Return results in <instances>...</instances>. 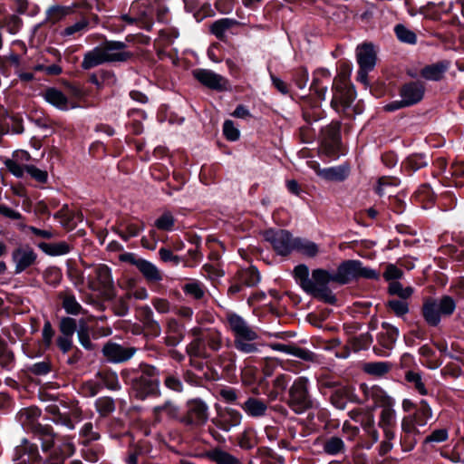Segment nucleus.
I'll return each mask as SVG.
<instances>
[{"label": "nucleus", "instance_id": "nucleus-5", "mask_svg": "<svg viewBox=\"0 0 464 464\" xmlns=\"http://www.w3.org/2000/svg\"><path fill=\"white\" fill-rule=\"evenodd\" d=\"M310 381L305 376L297 377L289 388L287 405L296 414H302L314 407L309 391Z\"/></svg>", "mask_w": 464, "mask_h": 464}, {"label": "nucleus", "instance_id": "nucleus-32", "mask_svg": "<svg viewBox=\"0 0 464 464\" xmlns=\"http://www.w3.org/2000/svg\"><path fill=\"white\" fill-rule=\"evenodd\" d=\"M103 63H106V60L101 46L98 45L84 53L81 66L83 70H90Z\"/></svg>", "mask_w": 464, "mask_h": 464}, {"label": "nucleus", "instance_id": "nucleus-53", "mask_svg": "<svg viewBox=\"0 0 464 464\" xmlns=\"http://www.w3.org/2000/svg\"><path fill=\"white\" fill-rule=\"evenodd\" d=\"M323 117L324 111L317 102L309 105H303V118L307 123L317 121Z\"/></svg>", "mask_w": 464, "mask_h": 464}, {"label": "nucleus", "instance_id": "nucleus-21", "mask_svg": "<svg viewBox=\"0 0 464 464\" xmlns=\"http://www.w3.org/2000/svg\"><path fill=\"white\" fill-rule=\"evenodd\" d=\"M359 424L361 425L364 435L369 440V442L365 445V448L369 450L380 439L373 412L370 410H366L362 419L360 420Z\"/></svg>", "mask_w": 464, "mask_h": 464}, {"label": "nucleus", "instance_id": "nucleus-55", "mask_svg": "<svg viewBox=\"0 0 464 464\" xmlns=\"http://www.w3.org/2000/svg\"><path fill=\"white\" fill-rule=\"evenodd\" d=\"M413 292L414 290L411 286L403 287V285L398 281L391 282L388 286L389 295H396L401 299L411 298Z\"/></svg>", "mask_w": 464, "mask_h": 464}, {"label": "nucleus", "instance_id": "nucleus-7", "mask_svg": "<svg viewBox=\"0 0 464 464\" xmlns=\"http://www.w3.org/2000/svg\"><path fill=\"white\" fill-rule=\"evenodd\" d=\"M208 420V406L201 399H191L186 404V412L179 419L185 426L198 428L207 423Z\"/></svg>", "mask_w": 464, "mask_h": 464}, {"label": "nucleus", "instance_id": "nucleus-57", "mask_svg": "<svg viewBox=\"0 0 464 464\" xmlns=\"http://www.w3.org/2000/svg\"><path fill=\"white\" fill-rule=\"evenodd\" d=\"M183 292L195 300H200L205 296V287L198 281L189 282L182 287Z\"/></svg>", "mask_w": 464, "mask_h": 464}, {"label": "nucleus", "instance_id": "nucleus-31", "mask_svg": "<svg viewBox=\"0 0 464 464\" xmlns=\"http://www.w3.org/2000/svg\"><path fill=\"white\" fill-rule=\"evenodd\" d=\"M310 282L313 285V289L307 290V294L313 293L320 287L328 286L330 282H334V274L322 268L314 269Z\"/></svg>", "mask_w": 464, "mask_h": 464}, {"label": "nucleus", "instance_id": "nucleus-38", "mask_svg": "<svg viewBox=\"0 0 464 464\" xmlns=\"http://www.w3.org/2000/svg\"><path fill=\"white\" fill-rule=\"evenodd\" d=\"M39 247L46 255L52 256L66 255L72 249V246L65 241L53 243H41L39 244Z\"/></svg>", "mask_w": 464, "mask_h": 464}, {"label": "nucleus", "instance_id": "nucleus-33", "mask_svg": "<svg viewBox=\"0 0 464 464\" xmlns=\"http://www.w3.org/2000/svg\"><path fill=\"white\" fill-rule=\"evenodd\" d=\"M234 336L246 337L248 341H256L258 334L242 317L234 314Z\"/></svg>", "mask_w": 464, "mask_h": 464}, {"label": "nucleus", "instance_id": "nucleus-61", "mask_svg": "<svg viewBox=\"0 0 464 464\" xmlns=\"http://www.w3.org/2000/svg\"><path fill=\"white\" fill-rule=\"evenodd\" d=\"M144 228L145 225L143 222H140V224L129 222L124 225V229L119 232V236L124 241H127L130 237H137Z\"/></svg>", "mask_w": 464, "mask_h": 464}, {"label": "nucleus", "instance_id": "nucleus-46", "mask_svg": "<svg viewBox=\"0 0 464 464\" xmlns=\"http://www.w3.org/2000/svg\"><path fill=\"white\" fill-rule=\"evenodd\" d=\"M392 369V363L389 362H367L363 366V371L367 374L382 377L387 374Z\"/></svg>", "mask_w": 464, "mask_h": 464}, {"label": "nucleus", "instance_id": "nucleus-28", "mask_svg": "<svg viewBox=\"0 0 464 464\" xmlns=\"http://www.w3.org/2000/svg\"><path fill=\"white\" fill-rule=\"evenodd\" d=\"M60 299L62 300V307L67 314L74 316L82 314L84 315L83 317L90 315L73 294H60Z\"/></svg>", "mask_w": 464, "mask_h": 464}, {"label": "nucleus", "instance_id": "nucleus-14", "mask_svg": "<svg viewBox=\"0 0 464 464\" xmlns=\"http://www.w3.org/2000/svg\"><path fill=\"white\" fill-rule=\"evenodd\" d=\"M93 271L95 274L93 289L102 292L105 297L111 298L114 295V281L111 269L104 264H99L93 267Z\"/></svg>", "mask_w": 464, "mask_h": 464}, {"label": "nucleus", "instance_id": "nucleus-6", "mask_svg": "<svg viewBox=\"0 0 464 464\" xmlns=\"http://www.w3.org/2000/svg\"><path fill=\"white\" fill-rule=\"evenodd\" d=\"M365 278L379 280L380 273L372 268L363 266L360 260H345L342 262L336 273H334V283L346 285L353 279Z\"/></svg>", "mask_w": 464, "mask_h": 464}, {"label": "nucleus", "instance_id": "nucleus-51", "mask_svg": "<svg viewBox=\"0 0 464 464\" xmlns=\"http://www.w3.org/2000/svg\"><path fill=\"white\" fill-rule=\"evenodd\" d=\"M237 276L238 280L247 286H254L260 281L259 273L254 266L238 271Z\"/></svg>", "mask_w": 464, "mask_h": 464}, {"label": "nucleus", "instance_id": "nucleus-23", "mask_svg": "<svg viewBox=\"0 0 464 464\" xmlns=\"http://www.w3.org/2000/svg\"><path fill=\"white\" fill-rule=\"evenodd\" d=\"M357 62L361 68L372 70L376 63V53L372 44H363L357 48Z\"/></svg>", "mask_w": 464, "mask_h": 464}, {"label": "nucleus", "instance_id": "nucleus-60", "mask_svg": "<svg viewBox=\"0 0 464 464\" xmlns=\"http://www.w3.org/2000/svg\"><path fill=\"white\" fill-rule=\"evenodd\" d=\"M234 347L244 353H253L257 351L256 341H248L243 336H235Z\"/></svg>", "mask_w": 464, "mask_h": 464}, {"label": "nucleus", "instance_id": "nucleus-22", "mask_svg": "<svg viewBox=\"0 0 464 464\" xmlns=\"http://www.w3.org/2000/svg\"><path fill=\"white\" fill-rule=\"evenodd\" d=\"M378 427L382 430L383 435L392 436L395 434L397 426V413L395 409L381 411L378 416Z\"/></svg>", "mask_w": 464, "mask_h": 464}, {"label": "nucleus", "instance_id": "nucleus-41", "mask_svg": "<svg viewBox=\"0 0 464 464\" xmlns=\"http://www.w3.org/2000/svg\"><path fill=\"white\" fill-rule=\"evenodd\" d=\"M215 423L220 430L228 432L232 428V411L228 406L218 405V415Z\"/></svg>", "mask_w": 464, "mask_h": 464}, {"label": "nucleus", "instance_id": "nucleus-1", "mask_svg": "<svg viewBox=\"0 0 464 464\" xmlns=\"http://www.w3.org/2000/svg\"><path fill=\"white\" fill-rule=\"evenodd\" d=\"M134 396L139 400L160 395V371L152 365H140L129 381Z\"/></svg>", "mask_w": 464, "mask_h": 464}, {"label": "nucleus", "instance_id": "nucleus-54", "mask_svg": "<svg viewBox=\"0 0 464 464\" xmlns=\"http://www.w3.org/2000/svg\"><path fill=\"white\" fill-rule=\"evenodd\" d=\"M405 380L411 383L415 391H417L420 395L428 394V390L420 372L408 371L405 373Z\"/></svg>", "mask_w": 464, "mask_h": 464}, {"label": "nucleus", "instance_id": "nucleus-10", "mask_svg": "<svg viewBox=\"0 0 464 464\" xmlns=\"http://www.w3.org/2000/svg\"><path fill=\"white\" fill-rule=\"evenodd\" d=\"M77 327L76 319L71 316H63L59 321L60 335L56 338L55 343L59 350L67 353L73 346L72 337Z\"/></svg>", "mask_w": 464, "mask_h": 464}, {"label": "nucleus", "instance_id": "nucleus-49", "mask_svg": "<svg viewBox=\"0 0 464 464\" xmlns=\"http://www.w3.org/2000/svg\"><path fill=\"white\" fill-rule=\"evenodd\" d=\"M73 452V444L66 442L63 445L62 453H57L54 450L46 459L42 460V464H63L64 459Z\"/></svg>", "mask_w": 464, "mask_h": 464}, {"label": "nucleus", "instance_id": "nucleus-34", "mask_svg": "<svg viewBox=\"0 0 464 464\" xmlns=\"http://www.w3.org/2000/svg\"><path fill=\"white\" fill-rule=\"evenodd\" d=\"M0 132L2 134L14 133L21 134L24 132V125L22 119L15 116L4 115L0 119Z\"/></svg>", "mask_w": 464, "mask_h": 464}, {"label": "nucleus", "instance_id": "nucleus-18", "mask_svg": "<svg viewBox=\"0 0 464 464\" xmlns=\"http://www.w3.org/2000/svg\"><path fill=\"white\" fill-rule=\"evenodd\" d=\"M192 73L195 79L209 89L219 92L227 89V81L210 70L196 69Z\"/></svg>", "mask_w": 464, "mask_h": 464}, {"label": "nucleus", "instance_id": "nucleus-44", "mask_svg": "<svg viewBox=\"0 0 464 464\" xmlns=\"http://www.w3.org/2000/svg\"><path fill=\"white\" fill-rule=\"evenodd\" d=\"M323 450L324 453L335 456L345 451V444L341 438L332 436L324 441Z\"/></svg>", "mask_w": 464, "mask_h": 464}, {"label": "nucleus", "instance_id": "nucleus-12", "mask_svg": "<svg viewBox=\"0 0 464 464\" xmlns=\"http://www.w3.org/2000/svg\"><path fill=\"white\" fill-rule=\"evenodd\" d=\"M106 63H124L132 57L127 51V44L121 41H105L100 44Z\"/></svg>", "mask_w": 464, "mask_h": 464}, {"label": "nucleus", "instance_id": "nucleus-59", "mask_svg": "<svg viewBox=\"0 0 464 464\" xmlns=\"http://www.w3.org/2000/svg\"><path fill=\"white\" fill-rule=\"evenodd\" d=\"M70 13V8L61 5H53L47 10L46 20L54 24L63 20Z\"/></svg>", "mask_w": 464, "mask_h": 464}, {"label": "nucleus", "instance_id": "nucleus-11", "mask_svg": "<svg viewBox=\"0 0 464 464\" xmlns=\"http://www.w3.org/2000/svg\"><path fill=\"white\" fill-rule=\"evenodd\" d=\"M341 147V126L335 121L322 130V148L328 156H335Z\"/></svg>", "mask_w": 464, "mask_h": 464}, {"label": "nucleus", "instance_id": "nucleus-29", "mask_svg": "<svg viewBox=\"0 0 464 464\" xmlns=\"http://www.w3.org/2000/svg\"><path fill=\"white\" fill-rule=\"evenodd\" d=\"M331 73L326 69H319L314 74L310 90L313 91L320 100L324 101L325 99L328 89L327 85L324 84L323 80L325 79L329 81Z\"/></svg>", "mask_w": 464, "mask_h": 464}, {"label": "nucleus", "instance_id": "nucleus-47", "mask_svg": "<svg viewBox=\"0 0 464 464\" xmlns=\"http://www.w3.org/2000/svg\"><path fill=\"white\" fill-rule=\"evenodd\" d=\"M386 307L397 317H403L410 312V304L408 299H390L386 303Z\"/></svg>", "mask_w": 464, "mask_h": 464}, {"label": "nucleus", "instance_id": "nucleus-58", "mask_svg": "<svg viewBox=\"0 0 464 464\" xmlns=\"http://www.w3.org/2000/svg\"><path fill=\"white\" fill-rule=\"evenodd\" d=\"M187 353L189 358L206 357V345L202 338L197 337L187 346Z\"/></svg>", "mask_w": 464, "mask_h": 464}, {"label": "nucleus", "instance_id": "nucleus-42", "mask_svg": "<svg viewBox=\"0 0 464 464\" xmlns=\"http://www.w3.org/2000/svg\"><path fill=\"white\" fill-rule=\"evenodd\" d=\"M294 276L301 288L307 293V290L313 289V285L309 278V269L306 265L300 264L294 269Z\"/></svg>", "mask_w": 464, "mask_h": 464}, {"label": "nucleus", "instance_id": "nucleus-25", "mask_svg": "<svg viewBox=\"0 0 464 464\" xmlns=\"http://www.w3.org/2000/svg\"><path fill=\"white\" fill-rule=\"evenodd\" d=\"M93 319V315H87L86 317H81L78 320L76 319L77 327L75 333L77 334L79 343L86 350H92L93 348L90 338L89 327V323H91Z\"/></svg>", "mask_w": 464, "mask_h": 464}, {"label": "nucleus", "instance_id": "nucleus-40", "mask_svg": "<svg viewBox=\"0 0 464 464\" xmlns=\"http://www.w3.org/2000/svg\"><path fill=\"white\" fill-rule=\"evenodd\" d=\"M427 165L428 160L426 155L422 153L411 154L402 162L403 169L409 173L415 172Z\"/></svg>", "mask_w": 464, "mask_h": 464}, {"label": "nucleus", "instance_id": "nucleus-27", "mask_svg": "<svg viewBox=\"0 0 464 464\" xmlns=\"http://www.w3.org/2000/svg\"><path fill=\"white\" fill-rule=\"evenodd\" d=\"M140 3H133L130 6V13L136 14V16H132L130 14H122L121 19L126 22L128 24H132L138 22L144 21L145 25L144 28L150 31L152 27V24L150 21H146V18L150 14V8L145 7L142 11L140 12Z\"/></svg>", "mask_w": 464, "mask_h": 464}, {"label": "nucleus", "instance_id": "nucleus-26", "mask_svg": "<svg viewBox=\"0 0 464 464\" xmlns=\"http://www.w3.org/2000/svg\"><path fill=\"white\" fill-rule=\"evenodd\" d=\"M44 100L62 111H67L70 108H75L73 104H70L68 98L63 92L56 88H48L44 93Z\"/></svg>", "mask_w": 464, "mask_h": 464}, {"label": "nucleus", "instance_id": "nucleus-37", "mask_svg": "<svg viewBox=\"0 0 464 464\" xmlns=\"http://www.w3.org/2000/svg\"><path fill=\"white\" fill-rule=\"evenodd\" d=\"M410 416L420 427H423L432 418V410L427 401L421 400L414 413Z\"/></svg>", "mask_w": 464, "mask_h": 464}, {"label": "nucleus", "instance_id": "nucleus-3", "mask_svg": "<svg viewBox=\"0 0 464 464\" xmlns=\"http://www.w3.org/2000/svg\"><path fill=\"white\" fill-rule=\"evenodd\" d=\"M41 415L37 407L22 409L18 413V420L24 429L31 430L34 435L41 441L44 451L49 450L54 443V433L50 425H43L36 420Z\"/></svg>", "mask_w": 464, "mask_h": 464}, {"label": "nucleus", "instance_id": "nucleus-39", "mask_svg": "<svg viewBox=\"0 0 464 464\" xmlns=\"http://www.w3.org/2000/svg\"><path fill=\"white\" fill-rule=\"evenodd\" d=\"M242 409L251 417H262L266 414L267 405L261 400L256 398H248Z\"/></svg>", "mask_w": 464, "mask_h": 464}, {"label": "nucleus", "instance_id": "nucleus-35", "mask_svg": "<svg viewBox=\"0 0 464 464\" xmlns=\"http://www.w3.org/2000/svg\"><path fill=\"white\" fill-rule=\"evenodd\" d=\"M138 269L150 283H158L163 278L160 270L153 263L146 259L140 262Z\"/></svg>", "mask_w": 464, "mask_h": 464}, {"label": "nucleus", "instance_id": "nucleus-45", "mask_svg": "<svg viewBox=\"0 0 464 464\" xmlns=\"http://www.w3.org/2000/svg\"><path fill=\"white\" fill-rule=\"evenodd\" d=\"M394 34L397 39L406 44L414 45L417 44V34L402 24H398L394 26Z\"/></svg>", "mask_w": 464, "mask_h": 464}, {"label": "nucleus", "instance_id": "nucleus-64", "mask_svg": "<svg viewBox=\"0 0 464 464\" xmlns=\"http://www.w3.org/2000/svg\"><path fill=\"white\" fill-rule=\"evenodd\" d=\"M175 224V218L173 215L167 211L164 212L159 218L155 221V227L163 231H170L173 229Z\"/></svg>", "mask_w": 464, "mask_h": 464}, {"label": "nucleus", "instance_id": "nucleus-2", "mask_svg": "<svg viewBox=\"0 0 464 464\" xmlns=\"http://www.w3.org/2000/svg\"><path fill=\"white\" fill-rule=\"evenodd\" d=\"M457 307V303L450 295H442L440 298L426 297L421 305V315L425 323L430 327H437L442 317H450Z\"/></svg>", "mask_w": 464, "mask_h": 464}, {"label": "nucleus", "instance_id": "nucleus-50", "mask_svg": "<svg viewBox=\"0 0 464 464\" xmlns=\"http://www.w3.org/2000/svg\"><path fill=\"white\" fill-rule=\"evenodd\" d=\"M90 22L86 18H82L73 24L68 25L62 32L61 35L67 36H81L89 29Z\"/></svg>", "mask_w": 464, "mask_h": 464}, {"label": "nucleus", "instance_id": "nucleus-17", "mask_svg": "<svg viewBox=\"0 0 464 464\" xmlns=\"http://www.w3.org/2000/svg\"><path fill=\"white\" fill-rule=\"evenodd\" d=\"M36 258L37 254L32 247L28 246L17 247L12 253V260L15 265L14 273L24 272L34 264Z\"/></svg>", "mask_w": 464, "mask_h": 464}, {"label": "nucleus", "instance_id": "nucleus-43", "mask_svg": "<svg viewBox=\"0 0 464 464\" xmlns=\"http://www.w3.org/2000/svg\"><path fill=\"white\" fill-rule=\"evenodd\" d=\"M295 250L308 257H314L319 253V246L313 241L295 237Z\"/></svg>", "mask_w": 464, "mask_h": 464}, {"label": "nucleus", "instance_id": "nucleus-52", "mask_svg": "<svg viewBox=\"0 0 464 464\" xmlns=\"http://www.w3.org/2000/svg\"><path fill=\"white\" fill-rule=\"evenodd\" d=\"M95 409L101 417H107L115 411V401L108 396L100 397L95 401Z\"/></svg>", "mask_w": 464, "mask_h": 464}, {"label": "nucleus", "instance_id": "nucleus-19", "mask_svg": "<svg viewBox=\"0 0 464 464\" xmlns=\"http://www.w3.org/2000/svg\"><path fill=\"white\" fill-rule=\"evenodd\" d=\"M270 347L274 351L281 352L286 354H291L297 357L304 362H318V355L314 352L299 347L295 344H284V343H271Z\"/></svg>", "mask_w": 464, "mask_h": 464}, {"label": "nucleus", "instance_id": "nucleus-48", "mask_svg": "<svg viewBox=\"0 0 464 464\" xmlns=\"http://www.w3.org/2000/svg\"><path fill=\"white\" fill-rule=\"evenodd\" d=\"M99 382L102 384V388L105 387L111 391H117L121 389L118 375L114 372L102 371L97 373Z\"/></svg>", "mask_w": 464, "mask_h": 464}, {"label": "nucleus", "instance_id": "nucleus-8", "mask_svg": "<svg viewBox=\"0 0 464 464\" xmlns=\"http://www.w3.org/2000/svg\"><path fill=\"white\" fill-rule=\"evenodd\" d=\"M264 237L279 256H286L295 250V237L288 230L268 229Z\"/></svg>", "mask_w": 464, "mask_h": 464}, {"label": "nucleus", "instance_id": "nucleus-24", "mask_svg": "<svg viewBox=\"0 0 464 464\" xmlns=\"http://www.w3.org/2000/svg\"><path fill=\"white\" fill-rule=\"evenodd\" d=\"M316 173L322 179L328 181L341 182L345 180L350 174V168L347 165L318 169Z\"/></svg>", "mask_w": 464, "mask_h": 464}, {"label": "nucleus", "instance_id": "nucleus-63", "mask_svg": "<svg viewBox=\"0 0 464 464\" xmlns=\"http://www.w3.org/2000/svg\"><path fill=\"white\" fill-rule=\"evenodd\" d=\"M419 424L410 416H404L401 420V435H420Z\"/></svg>", "mask_w": 464, "mask_h": 464}, {"label": "nucleus", "instance_id": "nucleus-16", "mask_svg": "<svg viewBox=\"0 0 464 464\" xmlns=\"http://www.w3.org/2000/svg\"><path fill=\"white\" fill-rule=\"evenodd\" d=\"M136 351L134 347L123 346L112 342L105 343L102 350L106 360L112 363H121L130 360Z\"/></svg>", "mask_w": 464, "mask_h": 464}, {"label": "nucleus", "instance_id": "nucleus-9", "mask_svg": "<svg viewBox=\"0 0 464 464\" xmlns=\"http://www.w3.org/2000/svg\"><path fill=\"white\" fill-rule=\"evenodd\" d=\"M398 337V328L388 322H382V330L377 335V345L373 348L374 352L381 356H389Z\"/></svg>", "mask_w": 464, "mask_h": 464}, {"label": "nucleus", "instance_id": "nucleus-15", "mask_svg": "<svg viewBox=\"0 0 464 464\" xmlns=\"http://www.w3.org/2000/svg\"><path fill=\"white\" fill-rule=\"evenodd\" d=\"M360 389L364 393L365 397L372 400L376 407H379L381 411L393 409L396 405V401L393 397L388 394V392L378 385L368 387L362 383Z\"/></svg>", "mask_w": 464, "mask_h": 464}, {"label": "nucleus", "instance_id": "nucleus-62", "mask_svg": "<svg viewBox=\"0 0 464 464\" xmlns=\"http://www.w3.org/2000/svg\"><path fill=\"white\" fill-rule=\"evenodd\" d=\"M292 81L299 89H304L308 82L309 74L305 67H298L292 71Z\"/></svg>", "mask_w": 464, "mask_h": 464}, {"label": "nucleus", "instance_id": "nucleus-20", "mask_svg": "<svg viewBox=\"0 0 464 464\" xmlns=\"http://www.w3.org/2000/svg\"><path fill=\"white\" fill-rule=\"evenodd\" d=\"M425 87L420 82H411L401 86L400 96L406 106L420 102L424 96Z\"/></svg>", "mask_w": 464, "mask_h": 464}, {"label": "nucleus", "instance_id": "nucleus-56", "mask_svg": "<svg viewBox=\"0 0 464 464\" xmlns=\"http://www.w3.org/2000/svg\"><path fill=\"white\" fill-rule=\"evenodd\" d=\"M165 412L169 418H177L179 415V408L170 401H167L164 404L153 408V414L156 421H160V414Z\"/></svg>", "mask_w": 464, "mask_h": 464}, {"label": "nucleus", "instance_id": "nucleus-4", "mask_svg": "<svg viewBox=\"0 0 464 464\" xmlns=\"http://www.w3.org/2000/svg\"><path fill=\"white\" fill-rule=\"evenodd\" d=\"M332 91L331 107L335 111L351 117V107L356 98V93L353 86L349 82V75L345 72L339 73L334 80Z\"/></svg>", "mask_w": 464, "mask_h": 464}, {"label": "nucleus", "instance_id": "nucleus-13", "mask_svg": "<svg viewBox=\"0 0 464 464\" xmlns=\"http://www.w3.org/2000/svg\"><path fill=\"white\" fill-rule=\"evenodd\" d=\"M14 464H42V458L35 443L24 439L14 449Z\"/></svg>", "mask_w": 464, "mask_h": 464}, {"label": "nucleus", "instance_id": "nucleus-30", "mask_svg": "<svg viewBox=\"0 0 464 464\" xmlns=\"http://www.w3.org/2000/svg\"><path fill=\"white\" fill-rule=\"evenodd\" d=\"M449 68V62L441 61L423 67L420 75L428 81H440L443 78Z\"/></svg>", "mask_w": 464, "mask_h": 464}, {"label": "nucleus", "instance_id": "nucleus-36", "mask_svg": "<svg viewBox=\"0 0 464 464\" xmlns=\"http://www.w3.org/2000/svg\"><path fill=\"white\" fill-rule=\"evenodd\" d=\"M210 30L218 39L227 42V35L232 34V19H219L212 24Z\"/></svg>", "mask_w": 464, "mask_h": 464}]
</instances>
